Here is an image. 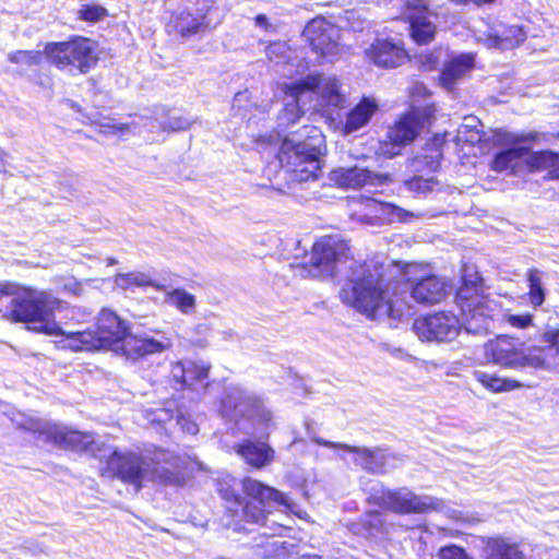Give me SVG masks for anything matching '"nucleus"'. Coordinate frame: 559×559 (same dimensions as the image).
<instances>
[{"label": "nucleus", "mask_w": 559, "mask_h": 559, "mask_svg": "<svg viewBox=\"0 0 559 559\" xmlns=\"http://www.w3.org/2000/svg\"><path fill=\"white\" fill-rule=\"evenodd\" d=\"M181 367V376L178 380L181 388H191L194 383L203 382L209 378L211 365L204 362L191 361L183 367Z\"/></svg>", "instance_id": "obj_35"}, {"label": "nucleus", "mask_w": 559, "mask_h": 559, "mask_svg": "<svg viewBox=\"0 0 559 559\" xmlns=\"http://www.w3.org/2000/svg\"><path fill=\"white\" fill-rule=\"evenodd\" d=\"M117 285L124 289H134L136 287H153L156 290L163 292L166 289V286L162 283L154 281L152 277L144 273H121L116 275Z\"/></svg>", "instance_id": "obj_32"}, {"label": "nucleus", "mask_w": 559, "mask_h": 559, "mask_svg": "<svg viewBox=\"0 0 559 559\" xmlns=\"http://www.w3.org/2000/svg\"><path fill=\"white\" fill-rule=\"evenodd\" d=\"M359 269V273L348 277L340 289L341 301L369 319H376L382 312L390 313V283L382 266L364 263Z\"/></svg>", "instance_id": "obj_3"}, {"label": "nucleus", "mask_w": 559, "mask_h": 559, "mask_svg": "<svg viewBox=\"0 0 559 559\" xmlns=\"http://www.w3.org/2000/svg\"><path fill=\"white\" fill-rule=\"evenodd\" d=\"M558 336H559V331H556L551 334V336L548 340L555 344Z\"/></svg>", "instance_id": "obj_53"}, {"label": "nucleus", "mask_w": 559, "mask_h": 559, "mask_svg": "<svg viewBox=\"0 0 559 559\" xmlns=\"http://www.w3.org/2000/svg\"><path fill=\"white\" fill-rule=\"evenodd\" d=\"M404 185L412 192L426 194L431 192L439 185V181L433 177L413 176L405 180Z\"/></svg>", "instance_id": "obj_43"}, {"label": "nucleus", "mask_w": 559, "mask_h": 559, "mask_svg": "<svg viewBox=\"0 0 559 559\" xmlns=\"http://www.w3.org/2000/svg\"><path fill=\"white\" fill-rule=\"evenodd\" d=\"M367 503L397 515L428 514L438 510L439 502L429 496H420L405 488H382L367 497Z\"/></svg>", "instance_id": "obj_10"}, {"label": "nucleus", "mask_w": 559, "mask_h": 559, "mask_svg": "<svg viewBox=\"0 0 559 559\" xmlns=\"http://www.w3.org/2000/svg\"><path fill=\"white\" fill-rule=\"evenodd\" d=\"M5 152L0 150V174L5 173Z\"/></svg>", "instance_id": "obj_51"}, {"label": "nucleus", "mask_w": 559, "mask_h": 559, "mask_svg": "<svg viewBox=\"0 0 559 559\" xmlns=\"http://www.w3.org/2000/svg\"><path fill=\"white\" fill-rule=\"evenodd\" d=\"M5 313H8V310H3L0 307V319L3 320V321H7V317L4 316Z\"/></svg>", "instance_id": "obj_54"}, {"label": "nucleus", "mask_w": 559, "mask_h": 559, "mask_svg": "<svg viewBox=\"0 0 559 559\" xmlns=\"http://www.w3.org/2000/svg\"><path fill=\"white\" fill-rule=\"evenodd\" d=\"M418 269L417 264H406L404 267L411 297L421 305H435L444 300L448 296V284L432 273L415 276Z\"/></svg>", "instance_id": "obj_15"}, {"label": "nucleus", "mask_w": 559, "mask_h": 559, "mask_svg": "<svg viewBox=\"0 0 559 559\" xmlns=\"http://www.w3.org/2000/svg\"><path fill=\"white\" fill-rule=\"evenodd\" d=\"M506 321L513 328L526 329L533 324V316L531 313L508 314Z\"/></svg>", "instance_id": "obj_45"}, {"label": "nucleus", "mask_w": 559, "mask_h": 559, "mask_svg": "<svg viewBox=\"0 0 559 559\" xmlns=\"http://www.w3.org/2000/svg\"><path fill=\"white\" fill-rule=\"evenodd\" d=\"M431 145H433L438 151L445 144V134H435L430 139Z\"/></svg>", "instance_id": "obj_49"}, {"label": "nucleus", "mask_w": 559, "mask_h": 559, "mask_svg": "<svg viewBox=\"0 0 559 559\" xmlns=\"http://www.w3.org/2000/svg\"><path fill=\"white\" fill-rule=\"evenodd\" d=\"M438 559H474L464 547L450 544L439 548Z\"/></svg>", "instance_id": "obj_44"}, {"label": "nucleus", "mask_w": 559, "mask_h": 559, "mask_svg": "<svg viewBox=\"0 0 559 559\" xmlns=\"http://www.w3.org/2000/svg\"><path fill=\"white\" fill-rule=\"evenodd\" d=\"M146 480L163 486L182 487L187 481V466L175 452L154 447L145 455Z\"/></svg>", "instance_id": "obj_11"}, {"label": "nucleus", "mask_w": 559, "mask_h": 559, "mask_svg": "<svg viewBox=\"0 0 559 559\" xmlns=\"http://www.w3.org/2000/svg\"><path fill=\"white\" fill-rule=\"evenodd\" d=\"M166 299L182 313H189L195 308V297L182 288H175L168 292Z\"/></svg>", "instance_id": "obj_37"}, {"label": "nucleus", "mask_w": 559, "mask_h": 559, "mask_svg": "<svg viewBox=\"0 0 559 559\" xmlns=\"http://www.w3.org/2000/svg\"><path fill=\"white\" fill-rule=\"evenodd\" d=\"M474 68V57L471 53L459 55L449 60L440 72V81L443 86L452 87L457 80L463 78Z\"/></svg>", "instance_id": "obj_25"}, {"label": "nucleus", "mask_w": 559, "mask_h": 559, "mask_svg": "<svg viewBox=\"0 0 559 559\" xmlns=\"http://www.w3.org/2000/svg\"><path fill=\"white\" fill-rule=\"evenodd\" d=\"M43 433L48 442L64 451L95 455L102 449V445L94 440L91 432L70 427L51 425L45 428Z\"/></svg>", "instance_id": "obj_17"}, {"label": "nucleus", "mask_w": 559, "mask_h": 559, "mask_svg": "<svg viewBox=\"0 0 559 559\" xmlns=\"http://www.w3.org/2000/svg\"><path fill=\"white\" fill-rule=\"evenodd\" d=\"M543 134L537 131H528L522 133L509 132L506 129H495L491 131L490 141L495 146L511 147L522 143H539Z\"/></svg>", "instance_id": "obj_27"}, {"label": "nucleus", "mask_w": 559, "mask_h": 559, "mask_svg": "<svg viewBox=\"0 0 559 559\" xmlns=\"http://www.w3.org/2000/svg\"><path fill=\"white\" fill-rule=\"evenodd\" d=\"M374 177L370 170L357 166L340 167L333 169L330 175L334 185L342 189H360L373 183Z\"/></svg>", "instance_id": "obj_23"}, {"label": "nucleus", "mask_w": 559, "mask_h": 559, "mask_svg": "<svg viewBox=\"0 0 559 559\" xmlns=\"http://www.w3.org/2000/svg\"><path fill=\"white\" fill-rule=\"evenodd\" d=\"M554 151L550 150H540L535 151L526 155L525 165L530 173H537L543 170H548L551 165Z\"/></svg>", "instance_id": "obj_38"}, {"label": "nucleus", "mask_w": 559, "mask_h": 559, "mask_svg": "<svg viewBox=\"0 0 559 559\" xmlns=\"http://www.w3.org/2000/svg\"><path fill=\"white\" fill-rule=\"evenodd\" d=\"M233 483L234 479L218 480L217 493L225 504L227 525L235 532H247L248 526H265L274 506L292 509L284 492L262 480L242 477L239 480L240 492Z\"/></svg>", "instance_id": "obj_1"}, {"label": "nucleus", "mask_w": 559, "mask_h": 559, "mask_svg": "<svg viewBox=\"0 0 559 559\" xmlns=\"http://www.w3.org/2000/svg\"><path fill=\"white\" fill-rule=\"evenodd\" d=\"M415 63L421 72H432L440 66V56L436 49L425 50L415 56Z\"/></svg>", "instance_id": "obj_42"}, {"label": "nucleus", "mask_w": 559, "mask_h": 559, "mask_svg": "<svg viewBox=\"0 0 559 559\" xmlns=\"http://www.w3.org/2000/svg\"><path fill=\"white\" fill-rule=\"evenodd\" d=\"M318 443L328 448H338V444L333 443L331 441L319 440Z\"/></svg>", "instance_id": "obj_52"}, {"label": "nucleus", "mask_w": 559, "mask_h": 559, "mask_svg": "<svg viewBox=\"0 0 559 559\" xmlns=\"http://www.w3.org/2000/svg\"><path fill=\"white\" fill-rule=\"evenodd\" d=\"M473 378L487 391L492 393L510 392L522 388V383L515 379L502 378L496 373L475 370Z\"/></svg>", "instance_id": "obj_28"}, {"label": "nucleus", "mask_w": 559, "mask_h": 559, "mask_svg": "<svg viewBox=\"0 0 559 559\" xmlns=\"http://www.w3.org/2000/svg\"><path fill=\"white\" fill-rule=\"evenodd\" d=\"M449 1L455 5H467L469 3H473L477 7H483V5H487V4H492L497 0H449Z\"/></svg>", "instance_id": "obj_47"}, {"label": "nucleus", "mask_w": 559, "mask_h": 559, "mask_svg": "<svg viewBox=\"0 0 559 559\" xmlns=\"http://www.w3.org/2000/svg\"><path fill=\"white\" fill-rule=\"evenodd\" d=\"M493 43L500 49H513L525 40V33L519 25L502 26L493 34Z\"/></svg>", "instance_id": "obj_33"}, {"label": "nucleus", "mask_w": 559, "mask_h": 559, "mask_svg": "<svg viewBox=\"0 0 559 559\" xmlns=\"http://www.w3.org/2000/svg\"><path fill=\"white\" fill-rule=\"evenodd\" d=\"M437 16L425 0H406L403 4L402 21L408 24V36L417 46L435 41L438 27L431 20Z\"/></svg>", "instance_id": "obj_13"}, {"label": "nucleus", "mask_w": 559, "mask_h": 559, "mask_svg": "<svg viewBox=\"0 0 559 559\" xmlns=\"http://www.w3.org/2000/svg\"><path fill=\"white\" fill-rule=\"evenodd\" d=\"M305 35L313 51L321 56H330L337 50V31L323 16L313 17L305 28Z\"/></svg>", "instance_id": "obj_19"}, {"label": "nucleus", "mask_w": 559, "mask_h": 559, "mask_svg": "<svg viewBox=\"0 0 559 559\" xmlns=\"http://www.w3.org/2000/svg\"><path fill=\"white\" fill-rule=\"evenodd\" d=\"M254 22L258 26L262 27V28H265L267 29L271 25H270V22H269V19L265 14H258L255 17H254Z\"/></svg>", "instance_id": "obj_50"}, {"label": "nucleus", "mask_w": 559, "mask_h": 559, "mask_svg": "<svg viewBox=\"0 0 559 559\" xmlns=\"http://www.w3.org/2000/svg\"><path fill=\"white\" fill-rule=\"evenodd\" d=\"M550 163L551 165L549 166L547 178L559 180V153L554 152Z\"/></svg>", "instance_id": "obj_46"}, {"label": "nucleus", "mask_w": 559, "mask_h": 559, "mask_svg": "<svg viewBox=\"0 0 559 559\" xmlns=\"http://www.w3.org/2000/svg\"><path fill=\"white\" fill-rule=\"evenodd\" d=\"M234 450L247 465L254 469H262L275 460L274 449L264 441L245 439L236 443Z\"/></svg>", "instance_id": "obj_21"}, {"label": "nucleus", "mask_w": 559, "mask_h": 559, "mask_svg": "<svg viewBox=\"0 0 559 559\" xmlns=\"http://www.w3.org/2000/svg\"><path fill=\"white\" fill-rule=\"evenodd\" d=\"M379 104L372 97H361L360 100L348 111L343 124L345 134L355 132L369 123L378 112Z\"/></svg>", "instance_id": "obj_22"}, {"label": "nucleus", "mask_w": 559, "mask_h": 559, "mask_svg": "<svg viewBox=\"0 0 559 559\" xmlns=\"http://www.w3.org/2000/svg\"><path fill=\"white\" fill-rule=\"evenodd\" d=\"M358 531L367 537L388 533L386 522L378 510H367L357 520Z\"/></svg>", "instance_id": "obj_31"}, {"label": "nucleus", "mask_w": 559, "mask_h": 559, "mask_svg": "<svg viewBox=\"0 0 559 559\" xmlns=\"http://www.w3.org/2000/svg\"><path fill=\"white\" fill-rule=\"evenodd\" d=\"M413 329L423 341L450 342L461 331L459 318L451 311H437L414 320Z\"/></svg>", "instance_id": "obj_14"}, {"label": "nucleus", "mask_w": 559, "mask_h": 559, "mask_svg": "<svg viewBox=\"0 0 559 559\" xmlns=\"http://www.w3.org/2000/svg\"><path fill=\"white\" fill-rule=\"evenodd\" d=\"M16 283L13 282H1L0 283V295H12L16 293Z\"/></svg>", "instance_id": "obj_48"}, {"label": "nucleus", "mask_w": 559, "mask_h": 559, "mask_svg": "<svg viewBox=\"0 0 559 559\" xmlns=\"http://www.w3.org/2000/svg\"><path fill=\"white\" fill-rule=\"evenodd\" d=\"M44 53L58 70L74 74H86L98 62L95 43L81 35H71L63 41H48Z\"/></svg>", "instance_id": "obj_7"}, {"label": "nucleus", "mask_w": 559, "mask_h": 559, "mask_svg": "<svg viewBox=\"0 0 559 559\" xmlns=\"http://www.w3.org/2000/svg\"><path fill=\"white\" fill-rule=\"evenodd\" d=\"M207 10L182 9L173 11L166 22L169 34L189 38L207 28Z\"/></svg>", "instance_id": "obj_20"}, {"label": "nucleus", "mask_w": 559, "mask_h": 559, "mask_svg": "<svg viewBox=\"0 0 559 559\" xmlns=\"http://www.w3.org/2000/svg\"><path fill=\"white\" fill-rule=\"evenodd\" d=\"M320 87V73L308 74L293 83L282 86V91L286 96L296 100L295 107L299 110V98L308 93L316 94Z\"/></svg>", "instance_id": "obj_29"}, {"label": "nucleus", "mask_w": 559, "mask_h": 559, "mask_svg": "<svg viewBox=\"0 0 559 559\" xmlns=\"http://www.w3.org/2000/svg\"><path fill=\"white\" fill-rule=\"evenodd\" d=\"M487 358L503 368L524 367L530 364L528 356L523 350L519 338L499 335L486 344Z\"/></svg>", "instance_id": "obj_18"}, {"label": "nucleus", "mask_w": 559, "mask_h": 559, "mask_svg": "<svg viewBox=\"0 0 559 559\" xmlns=\"http://www.w3.org/2000/svg\"><path fill=\"white\" fill-rule=\"evenodd\" d=\"M485 559H524V554L516 543L496 536L485 542Z\"/></svg>", "instance_id": "obj_26"}, {"label": "nucleus", "mask_w": 559, "mask_h": 559, "mask_svg": "<svg viewBox=\"0 0 559 559\" xmlns=\"http://www.w3.org/2000/svg\"><path fill=\"white\" fill-rule=\"evenodd\" d=\"M108 16V10L96 3L82 4L78 11V19L87 23H97Z\"/></svg>", "instance_id": "obj_40"}, {"label": "nucleus", "mask_w": 559, "mask_h": 559, "mask_svg": "<svg viewBox=\"0 0 559 559\" xmlns=\"http://www.w3.org/2000/svg\"><path fill=\"white\" fill-rule=\"evenodd\" d=\"M366 59L380 69H396L411 60L404 40L391 37L376 38L365 50Z\"/></svg>", "instance_id": "obj_16"}, {"label": "nucleus", "mask_w": 559, "mask_h": 559, "mask_svg": "<svg viewBox=\"0 0 559 559\" xmlns=\"http://www.w3.org/2000/svg\"><path fill=\"white\" fill-rule=\"evenodd\" d=\"M44 56V50H15L8 55V60L15 64L25 63L27 67H35L43 63Z\"/></svg>", "instance_id": "obj_39"}, {"label": "nucleus", "mask_w": 559, "mask_h": 559, "mask_svg": "<svg viewBox=\"0 0 559 559\" xmlns=\"http://www.w3.org/2000/svg\"><path fill=\"white\" fill-rule=\"evenodd\" d=\"M66 336L72 342L75 350H121L131 359L143 358L163 350L162 343L133 335L129 323L107 308H103L97 314L94 329L68 333Z\"/></svg>", "instance_id": "obj_2"}, {"label": "nucleus", "mask_w": 559, "mask_h": 559, "mask_svg": "<svg viewBox=\"0 0 559 559\" xmlns=\"http://www.w3.org/2000/svg\"><path fill=\"white\" fill-rule=\"evenodd\" d=\"M16 293L12 294L7 321L10 323H39L38 326L29 328L32 331L51 336H63L64 331L56 323L49 322L57 309H60L61 301L51 297L45 290H37L31 286L16 284Z\"/></svg>", "instance_id": "obj_4"}, {"label": "nucleus", "mask_w": 559, "mask_h": 559, "mask_svg": "<svg viewBox=\"0 0 559 559\" xmlns=\"http://www.w3.org/2000/svg\"><path fill=\"white\" fill-rule=\"evenodd\" d=\"M145 455L134 451L121 452L115 449L100 469L102 477L117 478L140 492L146 480Z\"/></svg>", "instance_id": "obj_12"}, {"label": "nucleus", "mask_w": 559, "mask_h": 559, "mask_svg": "<svg viewBox=\"0 0 559 559\" xmlns=\"http://www.w3.org/2000/svg\"><path fill=\"white\" fill-rule=\"evenodd\" d=\"M365 200L368 205H374L379 207L385 214L394 216L399 222H407L409 218L414 217L413 213L404 210L403 207L394 203L377 201L371 198H366Z\"/></svg>", "instance_id": "obj_41"}, {"label": "nucleus", "mask_w": 559, "mask_h": 559, "mask_svg": "<svg viewBox=\"0 0 559 559\" xmlns=\"http://www.w3.org/2000/svg\"><path fill=\"white\" fill-rule=\"evenodd\" d=\"M349 452L359 454L362 461V467L371 474H384L385 468V455L377 450L362 449L357 450L355 448L345 447Z\"/></svg>", "instance_id": "obj_36"}, {"label": "nucleus", "mask_w": 559, "mask_h": 559, "mask_svg": "<svg viewBox=\"0 0 559 559\" xmlns=\"http://www.w3.org/2000/svg\"><path fill=\"white\" fill-rule=\"evenodd\" d=\"M273 545H274V547H276V549L278 548L277 543H274ZM285 545H286V542H282V543H281V545H280V547H281V548H283V549H287V548L285 547Z\"/></svg>", "instance_id": "obj_55"}, {"label": "nucleus", "mask_w": 559, "mask_h": 559, "mask_svg": "<svg viewBox=\"0 0 559 559\" xmlns=\"http://www.w3.org/2000/svg\"><path fill=\"white\" fill-rule=\"evenodd\" d=\"M321 98L324 107L342 108L344 105V96L340 91V83L335 78H325L320 73V87L316 93Z\"/></svg>", "instance_id": "obj_30"}, {"label": "nucleus", "mask_w": 559, "mask_h": 559, "mask_svg": "<svg viewBox=\"0 0 559 559\" xmlns=\"http://www.w3.org/2000/svg\"><path fill=\"white\" fill-rule=\"evenodd\" d=\"M527 299L533 307H540L546 299V289L543 285V272L531 267L526 272Z\"/></svg>", "instance_id": "obj_34"}, {"label": "nucleus", "mask_w": 559, "mask_h": 559, "mask_svg": "<svg viewBox=\"0 0 559 559\" xmlns=\"http://www.w3.org/2000/svg\"><path fill=\"white\" fill-rule=\"evenodd\" d=\"M433 103L411 106L389 128L385 140L380 142L379 150L386 157L400 154L402 147L411 144L425 128H429L436 119Z\"/></svg>", "instance_id": "obj_8"}, {"label": "nucleus", "mask_w": 559, "mask_h": 559, "mask_svg": "<svg viewBox=\"0 0 559 559\" xmlns=\"http://www.w3.org/2000/svg\"><path fill=\"white\" fill-rule=\"evenodd\" d=\"M536 143H522L497 152L489 163V168L496 173L509 171L515 175L518 160L525 157Z\"/></svg>", "instance_id": "obj_24"}, {"label": "nucleus", "mask_w": 559, "mask_h": 559, "mask_svg": "<svg viewBox=\"0 0 559 559\" xmlns=\"http://www.w3.org/2000/svg\"><path fill=\"white\" fill-rule=\"evenodd\" d=\"M305 138L298 142L284 139L277 152L280 165L290 174L295 181H308L318 178L320 156L325 148L321 130L314 126H305Z\"/></svg>", "instance_id": "obj_5"}, {"label": "nucleus", "mask_w": 559, "mask_h": 559, "mask_svg": "<svg viewBox=\"0 0 559 559\" xmlns=\"http://www.w3.org/2000/svg\"><path fill=\"white\" fill-rule=\"evenodd\" d=\"M454 304L465 320L488 319L495 311V301L486 292L485 281L476 271L462 270L454 294Z\"/></svg>", "instance_id": "obj_9"}, {"label": "nucleus", "mask_w": 559, "mask_h": 559, "mask_svg": "<svg viewBox=\"0 0 559 559\" xmlns=\"http://www.w3.org/2000/svg\"><path fill=\"white\" fill-rule=\"evenodd\" d=\"M115 263H116V260H115V259H109V260H108V264H109V265H112V264H115Z\"/></svg>", "instance_id": "obj_56"}, {"label": "nucleus", "mask_w": 559, "mask_h": 559, "mask_svg": "<svg viewBox=\"0 0 559 559\" xmlns=\"http://www.w3.org/2000/svg\"><path fill=\"white\" fill-rule=\"evenodd\" d=\"M350 260L353 252L349 240L329 234L318 237L305 259L292 266L302 277L326 280L336 275L340 264H346Z\"/></svg>", "instance_id": "obj_6"}]
</instances>
